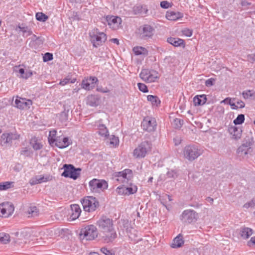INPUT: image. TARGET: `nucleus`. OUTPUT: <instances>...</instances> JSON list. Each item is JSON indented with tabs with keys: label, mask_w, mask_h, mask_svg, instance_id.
Masks as SVG:
<instances>
[{
	"label": "nucleus",
	"mask_w": 255,
	"mask_h": 255,
	"mask_svg": "<svg viewBox=\"0 0 255 255\" xmlns=\"http://www.w3.org/2000/svg\"><path fill=\"white\" fill-rule=\"evenodd\" d=\"M202 154L201 149L195 144L186 145L183 149V156L187 160L192 161Z\"/></svg>",
	"instance_id": "obj_1"
},
{
	"label": "nucleus",
	"mask_w": 255,
	"mask_h": 255,
	"mask_svg": "<svg viewBox=\"0 0 255 255\" xmlns=\"http://www.w3.org/2000/svg\"><path fill=\"white\" fill-rule=\"evenodd\" d=\"M90 40L93 47L97 48L103 45L107 40V35L98 29H93L89 33Z\"/></svg>",
	"instance_id": "obj_2"
},
{
	"label": "nucleus",
	"mask_w": 255,
	"mask_h": 255,
	"mask_svg": "<svg viewBox=\"0 0 255 255\" xmlns=\"http://www.w3.org/2000/svg\"><path fill=\"white\" fill-rule=\"evenodd\" d=\"M152 143L149 141H143L141 142L133 152L134 157L137 158H144L146 154L151 151Z\"/></svg>",
	"instance_id": "obj_3"
},
{
	"label": "nucleus",
	"mask_w": 255,
	"mask_h": 255,
	"mask_svg": "<svg viewBox=\"0 0 255 255\" xmlns=\"http://www.w3.org/2000/svg\"><path fill=\"white\" fill-rule=\"evenodd\" d=\"M132 178L133 172L130 169H125L122 171L115 172L113 175L114 179L123 184H128Z\"/></svg>",
	"instance_id": "obj_4"
},
{
	"label": "nucleus",
	"mask_w": 255,
	"mask_h": 255,
	"mask_svg": "<svg viewBox=\"0 0 255 255\" xmlns=\"http://www.w3.org/2000/svg\"><path fill=\"white\" fill-rule=\"evenodd\" d=\"M83 209L86 212L95 211L99 206L98 200L93 196H87L81 200Z\"/></svg>",
	"instance_id": "obj_5"
},
{
	"label": "nucleus",
	"mask_w": 255,
	"mask_h": 255,
	"mask_svg": "<svg viewBox=\"0 0 255 255\" xmlns=\"http://www.w3.org/2000/svg\"><path fill=\"white\" fill-rule=\"evenodd\" d=\"M98 231L96 226L90 225L85 226L81 230L80 236L83 239L91 241L95 239L98 236Z\"/></svg>",
	"instance_id": "obj_6"
},
{
	"label": "nucleus",
	"mask_w": 255,
	"mask_h": 255,
	"mask_svg": "<svg viewBox=\"0 0 255 255\" xmlns=\"http://www.w3.org/2000/svg\"><path fill=\"white\" fill-rule=\"evenodd\" d=\"M198 218V213L193 209L184 210L180 216V220L183 224H190L196 222Z\"/></svg>",
	"instance_id": "obj_7"
},
{
	"label": "nucleus",
	"mask_w": 255,
	"mask_h": 255,
	"mask_svg": "<svg viewBox=\"0 0 255 255\" xmlns=\"http://www.w3.org/2000/svg\"><path fill=\"white\" fill-rule=\"evenodd\" d=\"M63 168L64 170L62 173V176L65 177H69L74 180H76L79 177L81 171V168H76L72 164H65L63 165Z\"/></svg>",
	"instance_id": "obj_8"
},
{
	"label": "nucleus",
	"mask_w": 255,
	"mask_h": 255,
	"mask_svg": "<svg viewBox=\"0 0 255 255\" xmlns=\"http://www.w3.org/2000/svg\"><path fill=\"white\" fill-rule=\"evenodd\" d=\"M90 190L92 192L98 193L99 189L104 190L108 188V183L104 180L93 179L89 183Z\"/></svg>",
	"instance_id": "obj_9"
},
{
	"label": "nucleus",
	"mask_w": 255,
	"mask_h": 255,
	"mask_svg": "<svg viewBox=\"0 0 255 255\" xmlns=\"http://www.w3.org/2000/svg\"><path fill=\"white\" fill-rule=\"evenodd\" d=\"M158 73L153 70L142 69L139 74V77L145 82L151 83L159 78Z\"/></svg>",
	"instance_id": "obj_10"
},
{
	"label": "nucleus",
	"mask_w": 255,
	"mask_h": 255,
	"mask_svg": "<svg viewBox=\"0 0 255 255\" xmlns=\"http://www.w3.org/2000/svg\"><path fill=\"white\" fill-rule=\"evenodd\" d=\"M19 136L16 132L4 133L1 135L0 144L1 146H10L13 140L18 139Z\"/></svg>",
	"instance_id": "obj_11"
},
{
	"label": "nucleus",
	"mask_w": 255,
	"mask_h": 255,
	"mask_svg": "<svg viewBox=\"0 0 255 255\" xmlns=\"http://www.w3.org/2000/svg\"><path fill=\"white\" fill-rule=\"evenodd\" d=\"M156 122L154 118L145 117L141 122V126L143 129L148 132L153 131L156 128Z\"/></svg>",
	"instance_id": "obj_12"
},
{
	"label": "nucleus",
	"mask_w": 255,
	"mask_h": 255,
	"mask_svg": "<svg viewBox=\"0 0 255 255\" xmlns=\"http://www.w3.org/2000/svg\"><path fill=\"white\" fill-rule=\"evenodd\" d=\"M14 210L13 205L9 202L0 204V217H8L13 213Z\"/></svg>",
	"instance_id": "obj_13"
},
{
	"label": "nucleus",
	"mask_w": 255,
	"mask_h": 255,
	"mask_svg": "<svg viewBox=\"0 0 255 255\" xmlns=\"http://www.w3.org/2000/svg\"><path fill=\"white\" fill-rule=\"evenodd\" d=\"M97 224L101 231L114 228L113 220L106 216H102L100 218Z\"/></svg>",
	"instance_id": "obj_14"
},
{
	"label": "nucleus",
	"mask_w": 255,
	"mask_h": 255,
	"mask_svg": "<svg viewBox=\"0 0 255 255\" xmlns=\"http://www.w3.org/2000/svg\"><path fill=\"white\" fill-rule=\"evenodd\" d=\"M102 232L103 234L102 239L107 243L113 242L117 237V234L114 228L102 231Z\"/></svg>",
	"instance_id": "obj_15"
},
{
	"label": "nucleus",
	"mask_w": 255,
	"mask_h": 255,
	"mask_svg": "<svg viewBox=\"0 0 255 255\" xmlns=\"http://www.w3.org/2000/svg\"><path fill=\"white\" fill-rule=\"evenodd\" d=\"M106 20L110 27L114 30L119 28L122 22L121 18L118 16L107 15L106 17Z\"/></svg>",
	"instance_id": "obj_16"
},
{
	"label": "nucleus",
	"mask_w": 255,
	"mask_h": 255,
	"mask_svg": "<svg viewBox=\"0 0 255 255\" xmlns=\"http://www.w3.org/2000/svg\"><path fill=\"white\" fill-rule=\"evenodd\" d=\"M15 107L19 109L29 108L32 105V102L30 100H27L24 98H19L17 97L14 102Z\"/></svg>",
	"instance_id": "obj_17"
},
{
	"label": "nucleus",
	"mask_w": 255,
	"mask_h": 255,
	"mask_svg": "<svg viewBox=\"0 0 255 255\" xmlns=\"http://www.w3.org/2000/svg\"><path fill=\"white\" fill-rule=\"evenodd\" d=\"M154 28L150 25L145 24L143 25L140 36L142 38L147 39L151 38L153 35Z\"/></svg>",
	"instance_id": "obj_18"
},
{
	"label": "nucleus",
	"mask_w": 255,
	"mask_h": 255,
	"mask_svg": "<svg viewBox=\"0 0 255 255\" xmlns=\"http://www.w3.org/2000/svg\"><path fill=\"white\" fill-rule=\"evenodd\" d=\"M250 145V142H247L246 144L244 143L241 145L237 151L239 156L243 158H245L247 156L249 152L251 150V148L249 147Z\"/></svg>",
	"instance_id": "obj_19"
},
{
	"label": "nucleus",
	"mask_w": 255,
	"mask_h": 255,
	"mask_svg": "<svg viewBox=\"0 0 255 255\" xmlns=\"http://www.w3.org/2000/svg\"><path fill=\"white\" fill-rule=\"evenodd\" d=\"M228 130L232 135L233 138L237 140L241 137L242 129L241 128L236 127V125H231L229 127Z\"/></svg>",
	"instance_id": "obj_20"
},
{
	"label": "nucleus",
	"mask_w": 255,
	"mask_h": 255,
	"mask_svg": "<svg viewBox=\"0 0 255 255\" xmlns=\"http://www.w3.org/2000/svg\"><path fill=\"white\" fill-rule=\"evenodd\" d=\"M183 13L179 11H168L166 13V17L169 20H177L183 17Z\"/></svg>",
	"instance_id": "obj_21"
},
{
	"label": "nucleus",
	"mask_w": 255,
	"mask_h": 255,
	"mask_svg": "<svg viewBox=\"0 0 255 255\" xmlns=\"http://www.w3.org/2000/svg\"><path fill=\"white\" fill-rule=\"evenodd\" d=\"M71 211L70 219L71 220H75L77 219L81 213V210L77 204L71 205Z\"/></svg>",
	"instance_id": "obj_22"
},
{
	"label": "nucleus",
	"mask_w": 255,
	"mask_h": 255,
	"mask_svg": "<svg viewBox=\"0 0 255 255\" xmlns=\"http://www.w3.org/2000/svg\"><path fill=\"white\" fill-rule=\"evenodd\" d=\"M70 144L69 138L67 137H64L61 138L60 137H57V140L55 145L59 148H64Z\"/></svg>",
	"instance_id": "obj_23"
},
{
	"label": "nucleus",
	"mask_w": 255,
	"mask_h": 255,
	"mask_svg": "<svg viewBox=\"0 0 255 255\" xmlns=\"http://www.w3.org/2000/svg\"><path fill=\"white\" fill-rule=\"evenodd\" d=\"M99 98L94 95H91L87 97L86 103L91 107H97L99 104Z\"/></svg>",
	"instance_id": "obj_24"
},
{
	"label": "nucleus",
	"mask_w": 255,
	"mask_h": 255,
	"mask_svg": "<svg viewBox=\"0 0 255 255\" xmlns=\"http://www.w3.org/2000/svg\"><path fill=\"white\" fill-rule=\"evenodd\" d=\"M206 101L207 97L206 95H197L193 98V103L195 106L203 105Z\"/></svg>",
	"instance_id": "obj_25"
},
{
	"label": "nucleus",
	"mask_w": 255,
	"mask_h": 255,
	"mask_svg": "<svg viewBox=\"0 0 255 255\" xmlns=\"http://www.w3.org/2000/svg\"><path fill=\"white\" fill-rule=\"evenodd\" d=\"M167 42L175 47L185 46L184 41L180 38L176 37H169L167 38Z\"/></svg>",
	"instance_id": "obj_26"
},
{
	"label": "nucleus",
	"mask_w": 255,
	"mask_h": 255,
	"mask_svg": "<svg viewBox=\"0 0 255 255\" xmlns=\"http://www.w3.org/2000/svg\"><path fill=\"white\" fill-rule=\"evenodd\" d=\"M253 233V230L248 227L241 228L240 229V235L244 239H248Z\"/></svg>",
	"instance_id": "obj_27"
},
{
	"label": "nucleus",
	"mask_w": 255,
	"mask_h": 255,
	"mask_svg": "<svg viewBox=\"0 0 255 255\" xmlns=\"http://www.w3.org/2000/svg\"><path fill=\"white\" fill-rule=\"evenodd\" d=\"M18 29L22 32V36L23 37H27L28 36L32 34V31L27 26L24 25L23 24H22L21 25L19 24L18 26H17L16 30H18Z\"/></svg>",
	"instance_id": "obj_28"
},
{
	"label": "nucleus",
	"mask_w": 255,
	"mask_h": 255,
	"mask_svg": "<svg viewBox=\"0 0 255 255\" xmlns=\"http://www.w3.org/2000/svg\"><path fill=\"white\" fill-rule=\"evenodd\" d=\"M184 243L182 236L179 234L173 240L171 247L172 248H180L183 245Z\"/></svg>",
	"instance_id": "obj_29"
},
{
	"label": "nucleus",
	"mask_w": 255,
	"mask_h": 255,
	"mask_svg": "<svg viewBox=\"0 0 255 255\" xmlns=\"http://www.w3.org/2000/svg\"><path fill=\"white\" fill-rule=\"evenodd\" d=\"M147 99L148 101L150 102L153 106H158L160 104V100L156 96L148 95L147 96Z\"/></svg>",
	"instance_id": "obj_30"
},
{
	"label": "nucleus",
	"mask_w": 255,
	"mask_h": 255,
	"mask_svg": "<svg viewBox=\"0 0 255 255\" xmlns=\"http://www.w3.org/2000/svg\"><path fill=\"white\" fill-rule=\"evenodd\" d=\"M98 133L102 136L107 137L109 136V131L105 125L102 124L99 126Z\"/></svg>",
	"instance_id": "obj_31"
},
{
	"label": "nucleus",
	"mask_w": 255,
	"mask_h": 255,
	"mask_svg": "<svg viewBox=\"0 0 255 255\" xmlns=\"http://www.w3.org/2000/svg\"><path fill=\"white\" fill-rule=\"evenodd\" d=\"M94 87L95 85H91L88 79H83L81 82V87L85 90H90L94 88Z\"/></svg>",
	"instance_id": "obj_32"
},
{
	"label": "nucleus",
	"mask_w": 255,
	"mask_h": 255,
	"mask_svg": "<svg viewBox=\"0 0 255 255\" xmlns=\"http://www.w3.org/2000/svg\"><path fill=\"white\" fill-rule=\"evenodd\" d=\"M133 51L136 55L147 54V50L142 47H135L133 48Z\"/></svg>",
	"instance_id": "obj_33"
},
{
	"label": "nucleus",
	"mask_w": 255,
	"mask_h": 255,
	"mask_svg": "<svg viewBox=\"0 0 255 255\" xmlns=\"http://www.w3.org/2000/svg\"><path fill=\"white\" fill-rule=\"evenodd\" d=\"M56 130H52L49 132L48 139V142L50 145L53 143H55L56 140H57V137H56Z\"/></svg>",
	"instance_id": "obj_34"
},
{
	"label": "nucleus",
	"mask_w": 255,
	"mask_h": 255,
	"mask_svg": "<svg viewBox=\"0 0 255 255\" xmlns=\"http://www.w3.org/2000/svg\"><path fill=\"white\" fill-rule=\"evenodd\" d=\"M53 177L50 174L41 175L38 176V180L40 184L52 180Z\"/></svg>",
	"instance_id": "obj_35"
},
{
	"label": "nucleus",
	"mask_w": 255,
	"mask_h": 255,
	"mask_svg": "<svg viewBox=\"0 0 255 255\" xmlns=\"http://www.w3.org/2000/svg\"><path fill=\"white\" fill-rule=\"evenodd\" d=\"M129 187H126L125 190L127 191V195H129L130 194H133L137 192V188L136 185H132V184H129Z\"/></svg>",
	"instance_id": "obj_36"
},
{
	"label": "nucleus",
	"mask_w": 255,
	"mask_h": 255,
	"mask_svg": "<svg viewBox=\"0 0 255 255\" xmlns=\"http://www.w3.org/2000/svg\"><path fill=\"white\" fill-rule=\"evenodd\" d=\"M69 110L64 109L59 115V119L61 122H66L68 119Z\"/></svg>",
	"instance_id": "obj_37"
},
{
	"label": "nucleus",
	"mask_w": 255,
	"mask_h": 255,
	"mask_svg": "<svg viewBox=\"0 0 255 255\" xmlns=\"http://www.w3.org/2000/svg\"><path fill=\"white\" fill-rule=\"evenodd\" d=\"M183 120L180 119L176 118L174 120L172 125L175 128L179 129L180 128L183 124Z\"/></svg>",
	"instance_id": "obj_38"
},
{
	"label": "nucleus",
	"mask_w": 255,
	"mask_h": 255,
	"mask_svg": "<svg viewBox=\"0 0 255 255\" xmlns=\"http://www.w3.org/2000/svg\"><path fill=\"white\" fill-rule=\"evenodd\" d=\"M110 144L112 147H116L119 144V139L118 137L114 135H112L110 138Z\"/></svg>",
	"instance_id": "obj_39"
},
{
	"label": "nucleus",
	"mask_w": 255,
	"mask_h": 255,
	"mask_svg": "<svg viewBox=\"0 0 255 255\" xmlns=\"http://www.w3.org/2000/svg\"><path fill=\"white\" fill-rule=\"evenodd\" d=\"M36 18L39 21L45 22L48 19V16L42 12H37L36 14Z\"/></svg>",
	"instance_id": "obj_40"
},
{
	"label": "nucleus",
	"mask_w": 255,
	"mask_h": 255,
	"mask_svg": "<svg viewBox=\"0 0 255 255\" xmlns=\"http://www.w3.org/2000/svg\"><path fill=\"white\" fill-rule=\"evenodd\" d=\"M245 121V116L243 114H240L238 116L236 119L233 121V123L235 125H241L244 123Z\"/></svg>",
	"instance_id": "obj_41"
},
{
	"label": "nucleus",
	"mask_w": 255,
	"mask_h": 255,
	"mask_svg": "<svg viewBox=\"0 0 255 255\" xmlns=\"http://www.w3.org/2000/svg\"><path fill=\"white\" fill-rule=\"evenodd\" d=\"M12 182H2L0 183V191L5 190L11 187Z\"/></svg>",
	"instance_id": "obj_42"
},
{
	"label": "nucleus",
	"mask_w": 255,
	"mask_h": 255,
	"mask_svg": "<svg viewBox=\"0 0 255 255\" xmlns=\"http://www.w3.org/2000/svg\"><path fill=\"white\" fill-rule=\"evenodd\" d=\"M10 241V236L8 234H4L0 236V242L3 244H6Z\"/></svg>",
	"instance_id": "obj_43"
},
{
	"label": "nucleus",
	"mask_w": 255,
	"mask_h": 255,
	"mask_svg": "<svg viewBox=\"0 0 255 255\" xmlns=\"http://www.w3.org/2000/svg\"><path fill=\"white\" fill-rule=\"evenodd\" d=\"M27 212L31 217L36 216L38 214V210L35 206L30 207Z\"/></svg>",
	"instance_id": "obj_44"
},
{
	"label": "nucleus",
	"mask_w": 255,
	"mask_h": 255,
	"mask_svg": "<svg viewBox=\"0 0 255 255\" xmlns=\"http://www.w3.org/2000/svg\"><path fill=\"white\" fill-rule=\"evenodd\" d=\"M30 144L32 145L33 148L35 150H39L42 148V145L35 140L34 141H31L30 142Z\"/></svg>",
	"instance_id": "obj_45"
},
{
	"label": "nucleus",
	"mask_w": 255,
	"mask_h": 255,
	"mask_svg": "<svg viewBox=\"0 0 255 255\" xmlns=\"http://www.w3.org/2000/svg\"><path fill=\"white\" fill-rule=\"evenodd\" d=\"M125 184H123L122 186H119L116 189V192L119 195H127V191L126 188V187L125 186Z\"/></svg>",
	"instance_id": "obj_46"
},
{
	"label": "nucleus",
	"mask_w": 255,
	"mask_h": 255,
	"mask_svg": "<svg viewBox=\"0 0 255 255\" xmlns=\"http://www.w3.org/2000/svg\"><path fill=\"white\" fill-rule=\"evenodd\" d=\"M53 54L49 52H46L44 54L43 57V60L44 62H47L51 61L53 59Z\"/></svg>",
	"instance_id": "obj_47"
},
{
	"label": "nucleus",
	"mask_w": 255,
	"mask_h": 255,
	"mask_svg": "<svg viewBox=\"0 0 255 255\" xmlns=\"http://www.w3.org/2000/svg\"><path fill=\"white\" fill-rule=\"evenodd\" d=\"M137 86L139 90L143 93L148 92V88L144 84L139 83L137 84Z\"/></svg>",
	"instance_id": "obj_48"
},
{
	"label": "nucleus",
	"mask_w": 255,
	"mask_h": 255,
	"mask_svg": "<svg viewBox=\"0 0 255 255\" xmlns=\"http://www.w3.org/2000/svg\"><path fill=\"white\" fill-rule=\"evenodd\" d=\"M100 250L105 255H115V253L112 250H108L106 248H102Z\"/></svg>",
	"instance_id": "obj_49"
},
{
	"label": "nucleus",
	"mask_w": 255,
	"mask_h": 255,
	"mask_svg": "<svg viewBox=\"0 0 255 255\" xmlns=\"http://www.w3.org/2000/svg\"><path fill=\"white\" fill-rule=\"evenodd\" d=\"M255 206V199H253L251 201L245 204L243 207L248 209L250 207H254Z\"/></svg>",
	"instance_id": "obj_50"
},
{
	"label": "nucleus",
	"mask_w": 255,
	"mask_h": 255,
	"mask_svg": "<svg viewBox=\"0 0 255 255\" xmlns=\"http://www.w3.org/2000/svg\"><path fill=\"white\" fill-rule=\"evenodd\" d=\"M160 6L163 8H168L172 6V4L166 0H163L160 2Z\"/></svg>",
	"instance_id": "obj_51"
},
{
	"label": "nucleus",
	"mask_w": 255,
	"mask_h": 255,
	"mask_svg": "<svg viewBox=\"0 0 255 255\" xmlns=\"http://www.w3.org/2000/svg\"><path fill=\"white\" fill-rule=\"evenodd\" d=\"M182 33L183 35L187 37H190L192 35L193 31L191 29L189 28H184L182 30Z\"/></svg>",
	"instance_id": "obj_52"
},
{
	"label": "nucleus",
	"mask_w": 255,
	"mask_h": 255,
	"mask_svg": "<svg viewBox=\"0 0 255 255\" xmlns=\"http://www.w3.org/2000/svg\"><path fill=\"white\" fill-rule=\"evenodd\" d=\"M166 175L168 178H175L177 177V172L174 170L169 171L167 172Z\"/></svg>",
	"instance_id": "obj_53"
},
{
	"label": "nucleus",
	"mask_w": 255,
	"mask_h": 255,
	"mask_svg": "<svg viewBox=\"0 0 255 255\" xmlns=\"http://www.w3.org/2000/svg\"><path fill=\"white\" fill-rule=\"evenodd\" d=\"M29 183L31 185H34L38 184H40L38 180V176H36L34 178L31 179L29 181Z\"/></svg>",
	"instance_id": "obj_54"
},
{
	"label": "nucleus",
	"mask_w": 255,
	"mask_h": 255,
	"mask_svg": "<svg viewBox=\"0 0 255 255\" xmlns=\"http://www.w3.org/2000/svg\"><path fill=\"white\" fill-rule=\"evenodd\" d=\"M251 90L244 91L242 93L243 96L245 99H248L249 97L253 96V94L251 93Z\"/></svg>",
	"instance_id": "obj_55"
},
{
	"label": "nucleus",
	"mask_w": 255,
	"mask_h": 255,
	"mask_svg": "<svg viewBox=\"0 0 255 255\" xmlns=\"http://www.w3.org/2000/svg\"><path fill=\"white\" fill-rule=\"evenodd\" d=\"M70 80V78L69 76H67V77L65 78L63 80H61V81L59 83V84L62 86H64L69 83Z\"/></svg>",
	"instance_id": "obj_56"
},
{
	"label": "nucleus",
	"mask_w": 255,
	"mask_h": 255,
	"mask_svg": "<svg viewBox=\"0 0 255 255\" xmlns=\"http://www.w3.org/2000/svg\"><path fill=\"white\" fill-rule=\"evenodd\" d=\"M87 79L89 80V82H90L91 85H94V84L98 82V80L96 77L90 76Z\"/></svg>",
	"instance_id": "obj_57"
},
{
	"label": "nucleus",
	"mask_w": 255,
	"mask_h": 255,
	"mask_svg": "<svg viewBox=\"0 0 255 255\" xmlns=\"http://www.w3.org/2000/svg\"><path fill=\"white\" fill-rule=\"evenodd\" d=\"M71 18L73 20H77L79 21L81 19V18L80 17L78 13L77 12L73 11L72 15L71 16Z\"/></svg>",
	"instance_id": "obj_58"
},
{
	"label": "nucleus",
	"mask_w": 255,
	"mask_h": 255,
	"mask_svg": "<svg viewBox=\"0 0 255 255\" xmlns=\"http://www.w3.org/2000/svg\"><path fill=\"white\" fill-rule=\"evenodd\" d=\"M215 80L213 78H210L207 80L205 82V85L206 86H211L214 85Z\"/></svg>",
	"instance_id": "obj_59"
},
{
	"label": "nucleus",
	"mask_w": 255,
	"mask_h": 255,
	"mask_svg": "<svg viewBox=\"0 0 255 255\" xmlns=\"http://www.w3.org/2000/svg\"><path fill=\"white\" fill-rule=\"evenodd\" d=\"M133 10L135 14L140 13L142 12V6H134L133 8Z\"/></svg>",
	"instance_id": "obj_60"
},
{
	"label": "nucleus",
	"mask_w": 255,
	"mask_h": 255,
	"mask_svg": "<svg viewBox=\"0 0 255 255\" xmlns=\"http://www.w3.org/2000/svg\"><path fill=\"white\" fill-rule=\"evenodd\" d=\"M32 75V72L30 70L25 71V74L23 76V78L27 79L29 77H31Z\"/></svg>",
	"instance_id": "obj_61"
},
{
	"label": "nucleus",
	"mask_w": 255,
	"mask_h": 255,
	"mask_svg": "<svg viewBox=\"0 0 255 255\" xmlns=\"http://www.w3.org/2000/svg\"><path fill=\"white\" fill-rule=\"evenodd\" d=\"M20 154L28 156L29 155V151L27 148H22L20 151Z\"/></svg>",
	"instance_id": "obj_62"
},
{
	"label": "nucleus",
	"mask_w": 255,
	"mask_h": 255,
	"mask_svg": "<svg viewBox=\"0 0 255 255\" xmlns=\"http://www.w3.org/2000/svg\"><path fill=\"white\" fill-rule=\"evenodd\" d=\"M255 246V236L252 237L250 240L248 242V246L251 247L252 246Z\"/></svg>",
	"instance_id": "obj_63"
},
{
	"label": "nucleus",
	"mask_w": 255,
	"mask_h": 255,
	"mask_svg": "<svg viewBox=\"0 0 255 255\" xmlns=\"http://www.w3.org/2000/svg\"><path fill=\"white\" fill-rule=\"evenodd\" d=\"M237 104L238 105L239 108L240 109L243 108L245 106V103L243 101H242V100H238L237 102Z\"/></svg>",
	"instance_id": "obj_64"
}]
</instances>
